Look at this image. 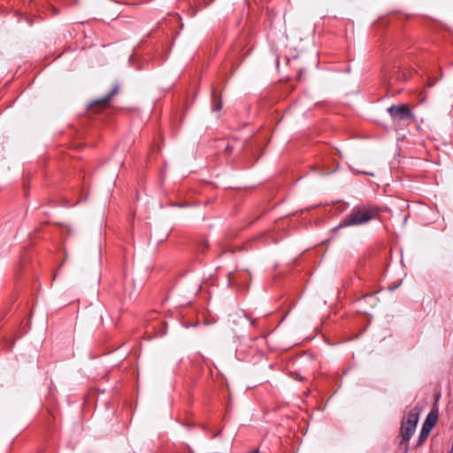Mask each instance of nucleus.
<instances>
[{
  "label": "nucleus",
  "instance_id": "39448f33",
  "mask_svg": "<svg viewBox=\"0 0 453 453\" xmlns=\"http://www.w3.org/2000/svg\"><path fill=\"white\" fill-rule=\"evenodd\" d=\"M117 92H118L117 88H113L106 96H104V97H103L101 99L96 100L94 103H92L90 104V106L96 105V104H107L111 100V98L114 95L117 94Z\"/></svg>",
  "mask_w": 453,
  "mask_h": 453
},
{
  "label": "nucleus",
  "instance_id": "20e7f679",
  "mask_svg": "<svg viewBox=\"0 0 453 453\" xmlns=\"http://www.w3.org/2000/svg\"><path fill=\"white\" fill-rule=\"evenodd\" d=\"M438 415L436 412L431 411L422 426L421 434L419 435L418 443L421 444L427 437L428 434L430 433L432 427L435 425L437 421Z\"/></svg>",
  "mask_w": 453,
  "mask_h": 453
},
{
  "label": "nucleus",
  "instance_id": "0eeeda50",
  "mask_svg": "<svg viewBox=\"0 0 453 453\" xmlns=\"http://www.w3.org/2000/svg\"><path fill=\"white\" fill-rule=\"evenodd\" d=\"M252 453H260V452H259L258 450H256V451H254V452H252Z\"/></svg>",
  "mask_w": 453,
  "mask_h": 453
},
{
  "label": "nucleus",
  "instance_id": "7ed1b4c3",
  "mask_svg": "<svg viewBox=\"0 0 453 453\" xmlns=\"http://www.w3.org/2000/svg\"><path fill=\"white\" fill-rule=\"evenodd\" d=\"M388 111L395 122H400L412 118L411 111L407 104L392 105Z\"/></svg>",
  "mask_w": 453,
  "mask_h": 453
},
{
  "label": "nucleus",
  "instance_id": "423d86ee",
  "mask_svg": "<svg viewBox=\"0 0 453 453\" xmlns=\"http://www.w3.org/2000/svg\"><path fill=\"white\" fill-rule=\"evenodd\" d=\"M220 109H221V104L219 103L214 110L215 111H219Z\"/></svg>",
  "mask_w": 453,
  "mask_h": 453
},
{
  "label": "nucleus",
  "instance_id": "f257e3e1",
  "mask_svg": "<svg viewBox=\"0 0 453 453\" xmlns=\"http://www.w3.org/2000/svg\"><path fill=\"white\" fill-rule=\"evenodd\" d=\"M377 213L378 210L376 208H362L354 210L344 220H342L339 227L366 223L370 219H373Z\"/></svg>",
  "mask_w": 453,
  "mask_h": 453
},
{
  "label": "nucleus",
  "instance_id": "f03ea898",
  "mask_svg": "<svg viewBox=\"0 0 453 453\" xmlns=\"http://www.w3.org/2000/svg\"><path fill=\"white\" fill-rule=\"evenodd\" d=\"M418 410L413 408L407 415L406 419H403L401 426V434L403 441L408 442L413 435L418 421Z\"/></svg>",
  "mask_w": 453,
  "mask_h": 453
}]
</instances>
